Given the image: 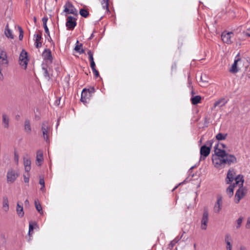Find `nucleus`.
Segmentation results:
<instances>
[{
  "label": "nucleus",
  "instance_id": "nucleus-30",
  "mask_svg": "<svg viewBox=\"0 0 250 250\" xmlns=\"http://www.w3.org/2000/svg\"><path fill=\"white\" fill-rule=\"evenodd\" d=\"M35 206L36 208L38 210V211L40 214H42L43 211H42V207L41 204L40 203V202H39L38 200H35Z\"/></svg>",
  "mask_w": 250,
  "mask_h": 250
},
{
  "label": "nucleus",
  "instance_id": "nucleus-49",
  "mask_svg": "<svg viewBox=\"0 0 250 250\" xmlns=\"http://www.w3.org/2000/svg\"><path fill=\"white\" fill-rule=\"evenodd\" d=\"M246 228L248 229H250V217H248L247 219V223L246 224Z\"/></svg>",
  "mask_w": 250,
  "mask_h": 250
},
{
  "label": "nucleus",
  "instance_id": "nucleus-43",
  "mask_svg": "<svg viewBox=\"0 0 250 250\" xmlns=\"http://www.w3.org/2000/svg\"><path fill=\"white\" fill-rule=\"evenodd\" d=\"M228 14L229 16L232 18H234L236 16L235 12H234L233 10H230L228 12Z\"/></svg>",
  "mask_w": 250,
  "mask_h": 250
},
{
  "label": "nucleus",
  "instance_id": "nucleus-40",
  "mask_svg": "<svg viewBox=\"0 0 250 250\" xmlns=\"http://www.w3.org/2000/svg\"><path fill=\"white\" fill-rule=\"evenodd\" d=\"M87 54L88 55V58H89V60L90 61V62H94L93 56V52L91 50H89L87 52Z\"/></svg>",
  "mask_w": 250,
  "mask_h": 250
},
{
  "label": "nucleus",
  "instance_id": "nucleus-33",
  "mask_svg": "<svg viewBox=\"0 0 250 250\" xmlns=\"http://www.w3.org/2000/svg\"><path fill=\"white\" fill-rule=\"evenodd\" d=\"M227 133H219L216 135V139L218 141H222L226 139L227 137Z\"/></svg>",
  "mask_w": 250,
  "mask_h": 250
},
{
  "label": "nucleus",
  "instance_id": "nucleus-26",
  "mask_svg": "<svg viewBox=\"0 0 250 250\" xmlns=\"http://www.w3.org/2000/svg\"><path fill=\"white\" fill-rule=\"evenodd\" d=\"M76 43L77 44L74 48L75 50L77 52L79 53L80 54L84 53V50L82 48V47H83V44L79 43L78 41H77Z\"/></svg>",
  "mask_w": 250,
  "mask_h": 250
},
{
  "label": "nucleus",
  "instance_id": "nucleus-7",
  "mask_svg": "<svg viewBox=\"0 0 250 250\" xmlns=\"http://www.w3.org/2000/svg\"><path fill=\"white\" fill-rule=\"evenodd\" d=\"M64 12L73 14L76 16L78 15V11L74 5L70 2H67L64 6Z\"/></svg>",
  "mask_w": 250,
  "mask_h": 250
},
{
  "label": "nucleus",
  "instance_id": "nucleus-10",
  "mask_svg": "<svg viewBox=\"0 0 250 250\" xmlns=\"http://www.w3.org/2000/svg\"><path fill=\"white\" fill-rule=\"evenodd\" d=\"M8 63L7 53L3 48H0V64L7 66Z\"/></svg>",
  "mask_w": 250,
  "mask_h": 250
},
{
  "label": "nucleus",
  "instance_id": "nucleus-53",
  "mask_svg": "<svg viewBox=\"0 0 250 250\" xmlns=\"http://www.w3.org/2000/svg\"><path fill=\"white\" fill-rule=\"evenodd\" d=\"M25 171L27 172V173H29V171L31 169V166H24Z\"/></svg>",
  "mask_w": 250,
  "mask_h": 250
},
{
  "label": "nucleus",
  "instance_id": "nucleus-54",
  "mask_svg": "<svg viewBox=\"0 0 250 250\" xmlns=\"http://www.w3.org/2000/svg\"><path fill=\"white\" fill-rule=\"evenodd\" d=\"M14 159H15V161H16V162H18V160H19V155L17 153H16V152L15 153V155H14Z\"/></svg>",
  "mask_w": 250,
  "mask_h": 250
},
{
  "label": "nucleus",
  "instance_id": "nucleus-16",
  "mask_svg": "<svg viewBox=\"0 0 250 250\" xmlns=\"http://www.w3.org/2000/svg\"><path fill=\"white\" fill-rule=\"evenodd\" d=\"M89 97L88 94L86 93V88L83 89L81 94V101L84 104L87 103Z\"/></svg>",
  "mask_w": 250,
  "mask_h": 250
},
{
  "label": "nucleus",
  "instance_id": "nucleus-27",
  "mask_svg": "<svg viewBox=\"0 0 250 250\" xmlns=\"http://www.w3.org/2000/svg\"><path fill=\"white\" fill-rule=\"evenodd\" d=\"M190 100L192 104L196 105L201 103V97L199 95L193 96L191 98Z\"/></svg>",
  "mask_w": 250,
  "mask_h": 250
},
{
  "label": "nucleus",
  "instance_id": "nucleus-47",
  "mask_svg": "<svg viewBox=\"0 0 250 250\" xmlns=\"http://www.w3.org/2000/svg\"><path fill=\"white\" fill-rule=\"evenodd\" d=\"M231 240V236L229 234H227L225 236V242L227 243V242H230Z\"/></svg>",
  "mask_w": 250,
  "mask_h": 250
},
{
  "label": "nucleus",
  "instance_id": "nucleus-11",
  "mask_svg": "<svg viewBox=\"0 0 250 250\" xmlns=\"http://www.w3.org/2000/svg\"><path fill=\"white\" fill-rule=\"evenodd\" d=\"M18 177V174L13 169H9L7 173V182L14 183Z\"/></svg>",
  "mask_w": 250,
  "mask_h": 250
},
{
  "label": "nucleus",
  "instance_id": "nucleus-58",
  "mask_svg": "<svg viewBox=\"0 0 250 250\" xmlns=\"http://www.w3.org/2000/svg\"><path fill=\"white\" fill-rule=\"evenodd\" d=\"M201 80L203 82H207V81L204 80V78H203V77L202 75L201 76Z\"/></svg>",
  "mask_w": 250,
  "mask_h": 250
},
{
  "label": "nucleus",
  "instance_id": "nucleus-6",
  "mask_svg": "<svg viewBox=\"0 0 250 250\" xmlns=\"http://www.w3.org/2000/svg\"><path fill=\"white\" fill-rule=\"evenodd\" d=\"M77 19L74 17L69 16L66 19V26L67 29L70 30H73L77 25Z\"/></svg>",
  "mask_w": 250,
  "mask_h": 250
},
{
  "label": "nucleus",
  "instance_id": "nucleus-63",
  "mask_svg": "<svg viewBox=\"0 0 250 250\" xmlns=\"http://www.w3.org/2000/svg\"><path fill=\"white\" fill-rule=\"evenodd\" d=\"M246 35L248 37H250V32H247Z\"/></svg>",
  "mask_w": 250,
  "mask_h": 250
},
{
  "label": "nucleus",
  "instance_id": "nucleus-31",
  "mask_svg": "<svg viewBox=\"0 0 250 250\" xmlns=\"http://www.w3.org/2000/svg\"><path fill=\"white\" fill-rule=\"evenodd\" d=\"M80 14L82 17L86 18L89 16V13L87 9L82 8L80 10Z\"/></svg>",
  "mask_w": 250,
  "mask_h": 250
},
{
  "label": "nucleus",
  "instance_id": "nucleus-1",
  "mask_svg": "<svg viewBox=\"0 0 250 250\" xmlns=\"http://www.w3.org/2000/svg\"><path fill=\"white\" fill-rule=\"evenodd\" d=\"M221 146L223 148H226V145L218 143L214 147V154L212 156V161L214 167L219 169H221L225 167L226 164L230 165L237 162L235 156L232 154L228 153L224 149L219 148Z\"/></svg>",
  "mask_w": 250,
  "mask_h": 250
},
{
  "label": "nucleus",
  "instance_id": "nucleus-41",
  "mask_svg": "<svg viewBox=\"0 0 250 250\" xmlns=\"http://www.w3.org/2000/svg\"><path fill=\"white\" fill-rule=\"evenodd\" d=\"M18 29H19V32H20V35H19V40L20 41H21L23 37V31L21 26H18Z\"/></svg>",
  "mask_w": 250,
  "mask_h": 250
},
{
  "label": "nucleus",
  "instance_id": "nucleus-18",
  "mask_svg": "<svg viewBox=\"0 0 250 250\" xmlns=\"http://www.w3.org/2000/svg\"><path fill=\"white\" fill-rule=\"evenodd\" d=\"M2 209L6 212H8L9 209L8 199L6 196H3L2 198Z\"/></svg>",
  "mask_w": 250,
  "mask_h": 250
},
{
  "label": "nucleus",
  "instance_id": "nucleus-46",
  "mask_svg": "<svg viewBox=\"0 0 250 250\" xmlns=\"http://www.w3.org/2000/svg\"><path fill=\"white\" fill-rule=\"evenodd\" d=\"M177 243V241H172L170 242V243L168 245V248L169 249H172L176 243Z\"/></svg>",
  "mask_w": 250,
  "mask_h": 250
},
{
  "label": "nucleus",
  "instance_id": "nucleus-60",
  "mask_svg": "<svg viewBox=\"0 0 250 250\" xmlns=\"http://www.w3.org/2000/svg\"><path fill=\"white\" fill-rule=\"evenodd\" d=\"M203 140V136H202L201 139H200V141H199V143L200 144H202Z\"/></svg>",
  "mask_w": 250,
  "mask_h": 250
},
{
  "label": "nucleus",
  "instance_id": "nucleus-2",
  "mask_svg": "<svg viewBox=\"0 0 250 250\" xmlns=\"http://www.w3.org/2000/svg\"><path fill=\"white\" fill-rule=\"evenodd\" d=\"M213 143V140L208 141L206 142L205 145L202 146L200 147V161L205 160L206 158L209 155L210 152L211 148L212 147Z\"/></svg>",
  "mask_w": 250,
  "mask_h": 250
},
{
  "label": "nucleus",
  "instance_id": "nucleus-51",
  "mask_svg": "<svg viewBox=\"0 0 250 250\" xmlns=\"http://www.w3.org/2000/svg\"><path fill=\"white\" fill-rule=\"evenodd\" d=\"M90 67L92 69V70H94V69H96V65L94 62H90Z\"/></svg>",
  "mask_w": 250,
  "mask_h": 250
},
{
  "label": "nucleus",
  "instance_id": "nucleus-29",
  "mask_svg": "<svg viewBox=\"0 0 250 250\" xmlns=\"http://www.w3.org/2000/svg\"><path fill=\"white\" fill-rule=\"evenodd\" d=\"M226 103H227V101H226L225 99H220V100L215 102L214 103L213 106H214V107H216V106H219L220 107H222V106H224Z\"/></svg>",
  "mask_w": 250,
  "mask_h": 250
},
{
  "label": "nucleus",
  "instance_id": "nucleus-25",
  "mask_svg": "<svg viewBox=\"0 0 250 250\" xmlns=\"http://www.w3.org/2000/svg\"><path fill=\"white\" fill-rule=\"evenodd\" d=\"M16 211L20 217L21 218L24 216V213L23 210V207L21 206L19 202L17 203Z\"/></svg>",
  "mask_w": 250,
  "mask_h": 250
},
{
  "label": "nucleus",
  "instance_id": "nucleus-5",
  "mask_svg": "<svg viewBox=\"0 0 250 250\" xmlns=\"http://www.w3.org/2000/svg\"><path fill=\"white\" fill-rule=\"evenodd\" d=\"M50 127L47 121H44L42 124V131L44 141L46 142L49 141V132Z\"/></svg>",
  "mask_w": 250,
  "mask_h": 250
},
{
  "label": "nucleus",
  "instance_id": "nucleus-12",
  "mask_svg": "<svg viewBox=\"0 0 250 250\" xmlns=\"http://www.w3.org/2000/svg\"><path fill=\"white\" fill-rule=\"evenodd\" d=\"M42 39V31H39V34H35L34 35L35 46L36 48H39L42 47V43L40 41Z\"/></svg>",
  "mask_w": 250,
  "mask_h": 250
},
{
  "label": "nucleus",
  "instance_id": "nucleus-17",
  "mask_svg": "<svg viewBox=\"0 0 250 250\" xmlns=\"http://www.w3.org/2000/svg\"><path fill=\"white\" fill-rule=\"evenodd\" d=\"M222 196H218L217 202L215 205L214 210L215 212H219L221 209V206L222 203Z\"/></svg>",
  "mask_w": 250,
  "mask_h": 250
},
{
  "label": "nucleus",
  "instance_id": "nucleus-37",
  "mask_svg": "<svg viewBox=\"0 0 250 250\" xmlns=\"http://www.w3.org/2000/svg\"><path fill=\"white\" fill-rule=\"evenodd\" d=\"M37 224L35 222H30L29 225V231L28 234L30 235L31 231L34 229V225H36Z\"/></svg>",
  "mask_w": 250,
  "mask_h": 250
},
{
  "label": "nucleus",
  "instance_id": "nucleus-3",
  "mask_svg": "<svg viewBox=\"0 0 250 250\" xmlns=\"http://www.w3.org/2000/svg\"><path fill=\"white\" fill-rule=\"evenodd\" d=\"M247 189L246 187L240 186L236 191L235 194L234 201L235 203L238 204L241 199H242L246 194Z\"/></svg>",
  "mask_w": 250,
  "mask_h": 250
},
{
  "label": "nucleus",
  "instance_id": "nucleus-56",
  "mask_svg": "<svg viewBox=\"0 0 250 250\" xmlns=\"http://www.w3.org/2000/svg\"><path fill=\"white\" fill-rule=\"evenodd\" d=\"M24 204L25 206H29V202L28 199H26L25 202Z\"/></svg>",
  "mask_w": 250,
  "mask_h": 250
},
{
  "label": "nucleus",
  "instance_id": "nucleus-8",
  "mask_svg": "<svg viewBox=\"0 0 250 250\" xmlns=\"http://www.w3.org/2000/svg\"><path fill=\"white\" fill-rule=\"evenodd\" d=\"M48 21V18L45 16L42 19L43 23V26L44 29L45 34L44 35L45 38L49 42H53V41L50 37V32L49 29L47 26V21Z\"/></svg>",
  "mask_w": 250,
  "mask_h": 250
},
{
  "label": "nucleus",
  "instance_id": "nucleus-32",
  "mask_svg": "<svg viewBox=\"0 0 250 250\" xmlns=\"http://www.w3.org/2000/svg\"><path fill=\"white\" fill-rule=\"evenodd\" d=\"M101 4L103 9H106L107 12H109V0H102Z\"/></svg>",
  "mask_w": 250,
  "mask_h": 250
},
{
  "label": "nucleus",
  "instance_id": "nucleus-22",
  "mask_svg": "<svg viewBox=\"0 0 250 250\" xmlns=\"http://www.w3.org/2000/svg\"><path fill=\"white\" fill-rule=\"evenodd\" d=\"M24 129L25 131L30 134L31 132V127L30 125V122L29 119H26L24 121Z\"/></svg>",
  "mask_w": 250,
  "mask_h": 250
},
{
  "label": "nucleus",
  "instance_id": "nucleus-45",
  "mask_svg": "<svg viewBox=\"0 0 250 250\" xmlns=\"http://www.w3.org/2000/svg\"><path fill=\"white\" fill-rule=\"evenodd\" d=\"M171 74H172L173 72H175L176 71L177 64L175 62H174L172 64V65L171 66Z\"/></svg>",
  "mask_w": 250,
  "mask_h": 250
},
{
  "label": "nucleus",
  "instance_id": "nucleus-64",
  "mask_svg": "<svg viewBox=\"0 0 250 250\" xmlns=\"http://www.w3.org/2000/svg\"><path fill=\"white\" fill-rule=\"evenodd\" d=\"M33 20H34V22H36V21H37V18L35 17H34Z\"/></svg>",
  "mask_w": 250,
  "mask_h": 250
},
{
  "label": "nucleus",
  "instance_id": "nucleus-55",
  "mask_svg": "<svg viewBox=\"0 0 250 250\" xmlns=\"http://www.w3.org/2000/svg\"><path fill=\"white\" fill-rule=\"evenodd\" d=\"M95 32V30L93 31V33L91 34V36H90V37L88 38V40H91L93 37H94V33Z\"/></svg>",
  "mask_w": 250,
  "mask_h": 250
},
{
  "label": "nucleus",
  "instance_id": "nucleus-15",
  "mask_svg": "<svg viewBox=\"0 0 250 250\" xmlns=\"http://www.w3.org/2000/svg\"><path fill=\"white\" fill-rule=\"evenodd\" d=\"M235 172L233 169H229L228 173L226 182L227 184H229L234 180Z\"/></svg>",
  "mask_w": 250,
  "mask_h": 250
},
{
  "label": "nucleus",
  "instance_id": "nucleus-24",
  "mask_svg": "<svg viewBox=\"0 0 250 250\" xmlns=\"http://www.w3.org/2000/svg\"><path fill=\"white\" fill-rule=\"evenodd\" d=\"M235 187V184H231L226 189V193L229 198L233 195V191Z\"/></svg>",
  "mask_w": 250,
  "mask_h": 250
},
{
  "label": "nucleus",
  "instance_id": "nucleus-59",
  "mask_svg": "<svg viewBox=\"0 0 250 250\" xmlns=\"http://www.w3.org/2000/svg\"><path fill=\"white\" fill-rule=\"evenodd\" d=\"M181 239L180 238L179 236H177L176 238H175L174 240H173L174 241H177V242L180 240Z\"/></svg>",
  "mask_w": 250,
  "mask_h": 250
},
{
  "label": "nucleus",
  "instance_id": "nucleus-20",
  "mask_svg": "<svg viewBox=\"0 0 250 250\" xmlns=\"http://www.w3.org/2000/svg\"><path fill=\"white\" fill-rule=\"evenodd\" d=\"M235 180V186L236 185H239V186H243V183L244 182V176L241 174L238 175L236 177L234 178Z\"/></svg>",
  "mask_w": 250,
  "mask_h": 250
},
{
  "label": "nucleus",
  "instance_id": "nucleus-61",
  "mask_svg": "<svg viewBox=\"0 0 250 250\" xmlns=\"http://www.w3.org/2000/svg\"><path fill=\"white\" fill-rule=\"evenodd\" d=\"M191 94L192 95V97L195 94V92L194 91L193 88L191 89Z\"/></svg>",
  "mask_w": 250,
  "mask_h": 250
},
{
  "label": "nucleus",
  "instance_id": "nucleus-44",
  "mask_svg": "<svg viewBox=\"0 0 250 250\" xmlns=\"http://www.w3.org/2000/svg\"><path fill=\"white\" fill-rule=\"evenodd\" d=\"M29 173H27V175H23L24 181L26 183H29Z\"/></svg>",
  "mask_w": 250,
  "mask_h": 250
},
{
  "label": "nucleus",
  "instance_id": "nucleus-35",
  "mask_svg": "<svg viewBox=\"0 0 250 250\" xmlns=\"http://www.w3.org/2000/svg\"><path fill=\"white\" fill-rule=\"evenodd\" d=\"M42 69L44 71V73H43L44 77L45 78H46L48 80H49L50 79V78L49 74L48 72L47 68L46 67H45L44 66H42Z\"/></svg>",
  "mask_w": 250,
  "mask_h": 250
},
{
  "label": "nucleus",
  "instance_id": "nucleus-4",
  "mask_svg": "<svg viewBox=\"0 0 250 250\" xmlns=\"http://www.w3.org/2000/svg\"><path fill=\"white\" fill-rule=\"evenodd\" d=\"M28 61L27 52L24 49H22L19 57V63L23 67L24 69H26Z\"/></svg>",
  "mask_w": 250,
  "mask_h": 250
},
{
  "label": "nucleus",
  "instance_id": "nucleus-21",
  "mask_svg": "<svg viewBox=\"0 0 250 250\" xmlns=\"http://www.w3.org/2000/svg\"><path fill=\"white\" fill-rule=\"evenodd\" d=\"M4 34L7 38L10 39H13L14 37L12 34V31L9 28L8 24H7L5 26Z\"/></svg>",
  "mask_w": 250,
  "mask_h": 250
},
{
  "label": "nucleus",
  "instance_id": "nucleus-19",
  "mask_svg": "<svg viewBox=\"0 0 250 250\" xmlns=\"http://www.w3.org/2000/svg\"><path fill=\"white\" fill-rule=\"evenodd\" d=\"M238 55H237V56L235 57V59L233 63L232 64L231 68L229 70V71L233 73H236L238 71V70L237 69V62L240 60V59L238 58L237 59V57H238Z\"/></svg>",
  "mask_w": 250,
  "mask_h": 250
},
{
  "label": "nucleus",
  "instance_id": "nucleus-36",
  "mask_svg": "<svg viewBox=\"0 0 250 250\" xmlns=\"http://www.w3.org/2000/svg\"><path fill=\"white\" fill-rule=\"evenodd\" d=\"M243 220V217H242V216H240L236 220V224H237V225L236 226V229H239L241 227V226L242 225V223Z\"/></svg>",
  "mask_w": 250,
  "mask_h": 250
},
{
  "label": "nucleus",
  "instance_id": "nucleus-62",
  "mask_svg": "<svg viewBox=\"0 0 250 250\" xmlns=\"http://www.w3.org/2000/svg\"><path fill=\"white\" fill-rule=\"evenodd\" d=\"M60 119H58V121H57V127L59 125V122H60Z\"/></svg>",
  "mask_w": 250,
  "mask_h": 250
},
{
  "label": "nucleus",
  "instance_id": "nucleus-28",
  "mask_svg": "<svg viewBox=\"0 0 250 250\" xmlns=\"http://www.w3.org/2000/svg\"><path fill=\"white\" fill-rule=\"evenodd\" d=\"M9 119L8 117L5 114H2V124L5 128H8L9 127Z\"/></svg>",
  "mask_w": 250,
  "mask_h": 250
},
{
  "label": "nucleus",
  "instance_id": "nucleus-9",
  "mask_svg": "<svg viewBox=\"0 0 250 250\" xmlns=\"http://www.w3.org/2000/svg\"><path fill=\"white\" fill-rule=\"evenodd\" d=\"M208 221V213L207 209L205 208L201 220V229L206 230L207 228V224Z\"/></svg>",
  "mask_w": 250,
  "mask_h": 250
},
{
  "label": "nucleus",
  "instance_id": "nucleus-38",
  "mask_svg": "<svg viewBox=\"0 0 250 250\" xmlns=\"http://www.w3.org/2000/svg\"><path fill=\"white\" fill-rule=\"evenodd\" d=\"M188 86L191 89H193V86H192V81L190 78V73L188 74Z\"/></svg>",
  "mask_w": 250,
  "mask_h": 250
},
{
  "label": "nucleus",
  "instance_id": "nucleus-13",
  "mask_svg": "<svg viewBox=\"0 0 250 250\" xmlns=\"http://www.w3.org/2000/svg\"><path fill=\"white\" fill-rule=\"evenodd\" d=\"M232 35V32L226 33L224 32L221 35L222 40L226 43L230 44L232 42L231 38Z\"/></svg>",
  "mask_w": 250,
  "mask_h": 250
},
{
  "label": "nucleus",
  "instance_id": "nucleus-52",
  "mask_svg": "<svg viewBox=\"0 0 250 250\" xmlns=\"http://www.w3.org/2000/svg\"><path fill=\"white\" fill-rule=\"evenodd\" d=\"M61 97H59V98H58L57 99H56V100L55 101V104L57 105H59L60 104V101H61Z\"/></svg>",
  "mask_w": 250,
  "mask_h": 250
},
{
  "label": "nucleus",
  "instance_id": "nucleus-23",
  "mask_svg": "<svg viewBox=\"0 0 250 250\" xmlns=\"http://www.w3.org/2000/svg\"><path fill=\"white\" fill-rule=\"evenodd\" d=\"M43 161V154L41 151H38L37 153L36 162L38 166L41 165L42 162Z\"/></svg>",
  "mask_w": 250,
  "mask_h": 250
},
{
  "label": "nucleus",
  "instance_id": "nucleus-57",
  "mask_svg": "<svg viewBox=\"0 0 250 250\" xmlns=\"http://www.w3.org/2000/svg\"><path fill=\"white\" fill-rule=\"evenodd\" d=\"M201 80L203 82H207V81L204 80V78H203V77L202 75L201 76Z\"/></svg>",
  "mask_w": 250,
  "mask_h": 250
},
{
  "label": "nucleus",
  "instance_id": "nucleus-42",
  "mask_svg": "<svg viewBox=\"0 0 250 250\" xmlns=\"http://www.w3.org/2000/svg\"><path fill=\"white\" fill-rule=\"evenodd\" d=\"M39 184L42 185V188H41V190H43L45 187L44 181L43 178H42L41 176L40 177Z\"/></svg>",
  "mask_w": 250,
  "mask_h": 250
},
{
  "label": "nucleus",
  "instance_id": "nucleus-14",
  "mask_svg": "<svg viewBox=\"0 0 250 250\" xmlns=\"http://www.w3.org/2000/svg\"><path fill=\"white\" fill-rule=\"evenodd\" d=\"M42 56L44 60L49 61L50 63H52L53 57L51 51L49 49H45L43 52Z\"/></svg>",
  "mask_w": 250,
  "mask_h": 250
},
{
  "label": "nucleus",
  "instance_id": "nucleus-39",
  "mask_svg": "<svg viewBox=\"0 0 250 250\" xmlns=\"http://www.w3.org/2000/svg\"><path fill=\"white\" fill-rule=\"evenodd\" d=\"M31 160L29 158H23V164L24 166H31Z\"/></svg>",
  "mask_w": 250,
  "mask_h": 250
},
{
  "label": "nucleus",
  "instance_id": "nucleus-34",
  "mask_svg": "<svg viewBox=\"0 0 250 250\" xmlns=\"http://www.w3.org/2000/svg\"><path fill=\"white\" fill-rule=\"evenodd\" d=\"M86 93L88 94L89 97L91 96V94H93L95 92V89L94 87L91 86L89 88H86Z\"/></svg>",
  "mask_w": 250,
  "mask_h": 250
},
{
  "label": "nucleus",
  "instance_id": "nucleus-50",
  "mask_svg": "<svg viewBox=\"0 0 250 250\" xmlns=\"http://www.w3.org/2000/svg\"><path fill=\"white\" fill-rule=\"evenodd\" d=\"M227 250H231V248H232V247H231V245L230 244V242H227Z\"/></svg>",
  "mask_w": 250,
  "mask_h": 250
},
{
  "label": "nucleus",
  "instance_id": "nucleus-48",
  "mask_svg": "<svg viewBox=\"0 0 250 250\" xmlns=\"http://www.w3.org/2000/svg\"><path fill=\"white\" fill-rule=\"evenodd\" d=\"M92 71L94 74L95 78H97L100 76L99 73L98 71L96 69H94V70H92Z\"/></svg>",
  "mask_w": 250,
  "mask_h": 250
}]
</instances>
